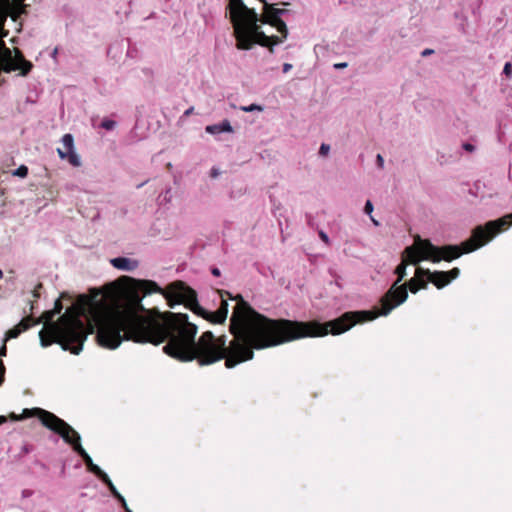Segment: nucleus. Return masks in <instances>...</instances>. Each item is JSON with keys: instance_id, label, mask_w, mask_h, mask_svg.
Listing matches in <instances>:
<instances>
[{"instance_id": "obj_1", "label": "nucleus", "mask_w": 512, "mask_h": 512, "mask_svg": "<svg viewBox=\"0 0 512 512\" xmlns=\"http://www.w3.org/2000/svg\"><path fill=\"white\" fill-rule=\"evenodd\" d=\"M219 308L207 311L197 293L181 280L162 289L155 281L130 277V341L159 345L181 361L200 366L222 359L232 369L263 350L307 337H323L316 320L271 319L257 312L242 295L217 290Z\"/></svg>"}, {"instance_id": "obj_2", "label": "nucleus", "mask_w": 512, "mask_h": 512, "mask_svg": "<svg viewBox=\"0 0 512 512\" xmlns=\"http://www.w3.org/2000/svg\"><path fill=\"white\" fill-rule=\"evenodd\" d=\"M95 328L98 343L104 348L115 349L128 340V275L102 289H92L89 295H80L57 322L39 332V337L44 347L58 343L78 355Z\"/></svg>"}, {"instance_id": "obj_3", "label": "nucleus", "mask_w": 512, "mask_h": 512, "mask_svg": "<svg viewBox=\"0 0 512 512\" xmlns=\"http://www.w3.org/2000/svg\"><path fill=\"white\" fill-rule=\"evenodd\" d=\"M285 9L265 3L263 13L258 15L242 0H231L230 21L234 29L236 48L250 50L255 44L267 47L273 52L275 45L281 44L288 36V28L281 16Z\"/></svg>"}, {"instance_id": "obj_4", "label": "nucleus", "mask_w": 512, "mask_h": 512, "mask_svg": "<svg viewBox=\"0 0 512 512\" xmlns=\"http://www.w3.org/2000/svg\"><path fill=\"white\" fill-rule=\"evenodd\" d=\"M421 260H424V258L415 238L414 243L403 251L401 263L395 269L397 279L380 298V308L370 311H349L334 320L320 323V326L326 331L324 336L329 333L339 335L348 331L357 323L372 321L379 316H387L393 309L403 304L408 298V293L406 284L400 283L406 276V268L409 264L416 265Z\"/></svg>"}, {"instance_id": "obj_5", "label": "nucleus", "mask_w": 512, "mask_h": 512, "mask_svg": "<svg viewBox=\"0 0 512 512\" xmlns=\"http://www.w3.org/2000/svg\"><path fill=\"white\" fill-rule=\"evenodd\" d=\"M9 417L14 421L37 417L44 427L58 434L66 443L73 447V450L83 459L89 472L96 475L100 480H105L107 478V474L98 465L93 463L92 458L82 447L79 433L54 413L35 407L31 409H24L21 415L11 413Z\"/></svg>"}, {"instance_id": "obj_6", "label": "nucleus", "mask_w": 512, "mask_h": 512, "mask_svg": "<svg viewBox=\"0 0 512 512\" xmlns=\"http://www.w3.org/2000/svg\"><path fill=\"white\" fill-rule=\"evenodd\" d=\"M420 252L424 260H430L438 263L441 260L451 262L462 256L463 254L471 253L489 242L492 237L489 230L484 226H477L473 229L469 239L462 242L460 245H444L442 247L434 246L428 239H421L420 236L416 237Z\"/></svg>"}, {"instance_id": "obj_7", "label": "nucleus", "mask_w": 512, "mask_h": 512, "mask_svg": "<svg viewBox=\"0 0 512 512\" xmlns=\"http://www.w3.org/2000/svg\"><path fill=\"white\" fill-rule=\"evenodd\" d=\"M460 274V270L457 267L449 271H434L431 272L429 269L417 268V275L426 276L427 281L435 285L438 289H442L447 286L452 280L456 279Z\"/></svg>"}, {"instance_id": "obj_8", "label": "nucleus", "mask_w": 512, "mask_h": 512, "mask_svg": "<svg viewBox=\"0 0 512 512\" xmlns=\"http://www.w3.org/2000/svg\"><path fill=\"white\" fill-rule=\"evenodd\" d=\"M63 148H58L57 153L63 160H67L72 166L81 165L79 156L74 151V139L71 134H65L61 139Z\"/></svg>"}, {"instance_id": "obj_9", "label": "nucleus", "mask_w": 512, "mask_h": 512, "mask_svg": "<svg viewBox=\"0 0 512 512\" xmlns=\"http://www.w3.org/2000/svg\"><path fill=\"white\" fill-rule=\"evenodd\" d=\"M510 226H512V213L486 223V228L492 238Z\"/></svg>"}, {"instance_id": "obj_10", "label": "nucleus", "mask_w": 512, "mask_h": 512, "mask_svg": "<svg viewBox=\"0 0 512 512\" xmlns=\"http://www.w3.org/2000/svg\"><path fill=\"white\" fill-rule=\"evenodd\" d=\"M424 276L418 277L417 272L415 273V277L411 278L406 284L407 291L409 290L411 293L415 294L421 289L427 288V281L423 280Z\"/></svg>"}, {"instance_id": "obj_11", "label": "nucleus", "mask_w": 512, "mask_h": 512, "mask_svg": "<svg viewBox=\"0 0 512 512\" xmlns=\"http://www.w3.org/2000/svg\"><path fill=\"white\" fill-rule=\"evenodd\" d=\"M12 59L15 64H19L21 75L25 76L31 71L33 67L32 63L26 60L20 51L17 50L15 57Z\"/></svg>"}, {"instance_id": "obj_12", "label": "nucleus", "mask_w": 512, "mask_h": 512, "mask_svg": "<svg viewBox=\"0 0 512 512\" xmlns=\"http://www.w3.org/2000/svg\"><path fill=\"white\" fill-rule=\"evenodd\" d=\"M232 126L228 120H224L220 124L209 125L206 127V132L210 134H219L222 132H232Z\"/></svg>"}, {"instance_id": "obj_13", "label": "nucleus", "mask_w": 512, "mask_h": 512, "mask_svg": "<svg viewBox=\"0 0 512 512\" xmlns=\"http://www.w3.org/2000/svg\"><path fill=\"white\" fill-rule=\"evenodd\" d=\"M101 481L104 482L108 486V488L112 492V494L121 502L125 511L128 512V504L126 503L125 498L118 493V491L116 490V488L113 485L110 478L107 476V478L105 480H101Z\"/></svg>"}, {"instance_id": "obj_14", "label": "nucleus", "mask_w": 512, "mask_h": 512, "mask_svg": "<svg viewBox=\"0 0 512 512\" xmlns=\"http://www.w3.org/2000/svg\"><path fill=\"white\" fill-rule=\"evenodd\" d=\"M39 322H40L39 320L34 319L32 316H28V317L23 318L18 323V325L24 332V331L28 330L30 327H32L33 325L38 324Z\"/></svg>"}, {"instance_id": "obj_15", "label": "nucleus", "mask_w": 512, "mask_h": 512, "mask_svg": "<svg viewBox=\"0 0 512 512\" xmlns=\"http://www.w3.org/2000/svg\"><path fill=\"white\" fill-rule=\"evenodd\" d=\"M62 308H63V306H62L61 301L59 299L56 300L54 309L44 313V317H45L46 321H52L53 316L55 314H59L61 312Z\"/></svg>"}, {"instance_id": "obj_16", "label": "nucleus", "mask_w": 512, "mask_h": 512, "mask_svg": "<svg viewBox=\"0 0 512 512\" xmlns=\"http://www.w3.org/2000/svg\"><path fill=\"white\" fill-rule=\"evenodd\" d=\"M110 262L117 269H122V270L128 269V258H126V257L114 258V259H111Z\"/></svg>"}, {"instance_id": "obj_17", "label": "nucleus", "mask_w": 512, "mask_h": 512, "mask_svg": "<svg viewBox=\"0 0 512 512\" xmlns=\"http://www.w3.org/2000/svg\"><path fill=\"white\" fill-rule=\"evenodd\" d=\"M22 329L19 327V325L17 324L16 326H14L13 328L9 329L6 334H5V341H8L10 339H14V338H17L21 333H22Z\"/></svg>"}, {"instance_id": "obj_18", "label": "nucleus", "mask_w": 512, "mask_h": 512, "mask_svg": "<svg viewBox=\"0 0 512 512\" xmlns=\"http://www.w3.org/2000/svg\"><path fill=\"white\" fill-rule=\"evenodd\" d=\"M12 175L18 176L20 178H25L28 175V167L25 165H21L12 172Z\"/></svg>"}, {"instance_id": "obj_19", "label": "nucleus", "mask_w": 512, "mask_h": 512, "mask_svg": "<svg viewBox=\"0 0 512 512\" xmlns=\"http://www.w3.org/2000/svg\"><path fill=\"white\" fill-rule=\"evenodd\" d=\"M116 125V122L110 119H104L101 123V127L106 130H112Z\"/></svg>"}, {"instance_id": "obj_20", "label": "nucleus", "mask_w": 512, "mask_h": 512, "mask_svg": "<svg viewBox=\"0 0 512 512\" xmlns=\"http://www.w3.org/2000/svg\"><path fill=\"white\" fill-rule=\"evenodd\" d=\"M43 288V284L39 282L33 289L32 294L35 299L40 298V291Z\"/></svg>"}, {"instance_id": "obj_21", "label": "nucleus", "mask_w": 512, "mask_h": 512, "mask_svg": "<svg viewBox=\"0 0 512 512\" xmlns=\"http://www.w3.org/2000/svg\"><path fill=\"white\" fill-rule=\"evenodd\" d=\"M245 112H251L254 110L262 111V107L256 104H251L250 106H245L241 108Z\"/></svg>"}, {"instance_id": "obj_22", "label": "nucleus", "mask_w": 512, "mask_h": 512, "mask_svg": "<svg viewBox=\"0 0 512 512\" xmlns=\"http://www.w3.org/2000/svg\"><path fill=\"white\" fill-rule=\"evenodd\" d=\"M6 368L2 359H0V384L4 382Z\"/></svg>"}, {"instance_id": "obj_23", "label": "nucleus", "mask_w": 512, "mask_h": 512, "mask_svg": "<svg viewBox=\"0 0 512 512\" xmlns=\"http://www.w3.org/2000/svg\"><path fill=\"white\" fill-rule=\"evenodd\" d=\"M330 151V146L328 144H322L319 149V154L321 156H327Z\"/></svg>"}, {"instance_id": "obj_24", "label": "nucleus", "mask_w": 512, "mask_h": 512, "mask_svg": "<svg viewBox=\"0 0 512 512\" xmlns=\"http://www.w3.org/2000/svg\"><path fill=\"white\" fill-rule=\"evenodd\" d=\"M503 73H504L507 77H510V76L512 75V64H511L510 62H507V63L504 65Z\"/></svg>"}, {"instance_id": "obj_25", "label": "nucleus", "mask_w": 512, "mask_h": 512, "mask_svg": "<svg viewBox=\"0 0 512 512\" xmlns=\"http://www.w3.org/2000/svg\"><path fill=\"white\" fill-rule=\"evenodd\" d=\"M373 211V204L370 200H367L364 206V212L368 215H371Z\"/></svg>"}, {"instance_id": "obj_26", "label": "nucleus", "mask_w": 512, "mask_h": 512, "mask_svg": "<svg viewBox=\"0 0 512 512\" xmlns=\"http://www.w3.org/2000/svg\"><path fill=\"white\" fill-rule=\"evenodd\" d=\"M318 234H319L320 239H321L325 244H327V245H329V244H330V239H329L328 235H327L324 231L320 230Z\"/></svg>"}, {"instance_id": "obj_27", "label": "nucleus", "mask_w": 512, "mask_h": 512, "mask_svg": "<svg viewBox=\"0 0 512 512\" xmlns=\"http://www.w3.org/2000/svg\"><path fill=\"white\" fill-rule=\"evenodd\" d=\"M6 342L7 341L4 340L2 346L0 347V359H2V357H5L7 355Z\"/></svg>"}, {"instance_id": "obj_28", "label": "nucleus", "mask_w": 512, "mask_h": 512, "mask_svg": "<svg viewBox=\"0 0 512 512\" xmlns=\"http://www.w3.org/2000/svg\"><path fill=\"white\" fill-rule=\"evenodd\" d=\"M376 162L380 169H382L384 167V159L380 154L377 155Z\"/></svg>"}, {"instance_id": "obj_29", "label": "nucleus", "mask_w": 512, "mask_h": 512, "mask_svg": "<svg viewBox=\"0 0 512 512\" xmlns=\"http://www.w3.org/2000/svg\"><path fill=\"white\" fill-rule=\"evenodd\" d=\"M463 148L468 152H473L475 147L470 143H464Z\"/></svg>"}, {"instance_id": "obj_30", "label": "nucleus", "mask_w": 512, "mask_h": 512, "mask_svg": "<svg viewBox=\"0 0 512 512\" xmlns=\"http://www.w3.org/2000/svg\"><path fill=\"white\" fill-rule=\"evenodd\" d=\"M218 175H219L218 170H217L216 168H212V169H211V172H210V176H211L212 178H216Z\"/></svg>"}, {"instance_id": "obj_31", "label": "nucleus", "mask_w": 512, "mask_h": 512, "mask_svg": "<svg viewBox=\"0 0 512 512\" xmlns=\"http://www.w3.org/2000/svg\"><path fill=\"white\" fill-rule=\"evenodd\" d=\"M347 67V63H336L334 64V68L335 69H342V68H345Z\"/></svg>"}, {"instance_id": "obj_32", "label": "nucleus", "mask_w": 512, "mask_h": 512, "mask_svg": "<svg viewBox=\"0 0 512 512\" xmlns=\"http://www.w3.org/2000/svg\"><path fill=\"white\" fill-rule=\"evenodd\" d=\"M291 68H292V65H291V64H289V63H285V64L283 65V72H284V73H287Z\"/></svg>"}, {"instance_id": "obj_33", "label": "nucleus", "mask_w": 512, "mask_h": 512, "mask_svg": "<svg viewBox=\"0 0 512 512\" xmlns=\"http://www.w3.org/2000/svg\"><path fill=\"white\" fill-rule=\"evenodd\" d=\"M434 51L432 49H425L421 54L422 56H428L432 54Z\"/></svg>"}, {"instance_id": "obj_34", "label": "nucleus", "mask_w": 512, "mask_h": 512, "mask_svg": "<svg viewBox=\"0 0 512 512\" xmlns=\"http://www.w3.org/2000/svg\"><path fill=\"white\" fill-rule=\"evenodd\" d=\"M137 265H138L137 261L130 260V265H129L130 271L133 270L135 267H137Z\"/></svg>"}, {"instance_id": "obj_35", "label": "nucleus", "mask_w": 512, "mask_h": 512, "mask_svg": "<svg viewBox=\"0 0 512 512\" xmlns=\"http://www.w3.org/2000/svg\"><path fill=\"white\" fill-rule=\"evenodd\" d=\"M194 111V108L193 107H190L189 109H187L185 112H184V116H190Z\"/></svg>"}, {"instance_id": "obj_36", "label": "nucleus", "mask_w": 512, "mask_h": 512, "mask_svg": "<svg viewBox=\"0 0 512 512\" xmlns=\"http://www.w3.org/2000/svg\"><path fill=\"white\" fill-rule=\"evenodd\" d=\"M211 272L214 276H220V270L218 268H212Z\"/></svg>"}, {"instance_id": "obj_37", "label": "nucleus", "mask_w": 512, "mask_h": 512, "mask_svg": "<svg viewBox=\"0 0 512 512\" xmlns=\"http://www.w3.org/2000/svg\"><path fill=\"white\" fill-rule=\"evenodd\" d=\"M7 422V418L5 416H0V425Z\"/></svg>"}, {"instance_id": "obj_38", "label": "nucleus", "mask_w": 512, "mask_h": 512, "mask_svg": "<svg viewBox=\"0 0 512 512\" xmlns=\"http://www.w3.org/2000/svg\"><path fill=\"white\" fill-rule=\"evenodd\" d=\"M371 220L373 221V223H374L375 225H378V222H377L373 217H371Z\"/></svg>"}, {"instance_id": "obj_39", "label": "nucleus", "mask_w": 512, "mask_h": 512, "mask_svg": "<svg viewBox=\"0 0 512 512\" xmlns=\"http://www.w3.org/2000/svg\"><path fill=\"white\" fill-rule=\"evenodd\" d=\"M24 0H15L18 4H21Z\"/></svg>"}, {"instance_id": "obj_40", "label": "nucleus", "mask_w": 512, "mask_h": 512, "mask_svg": "<svg viewBox=\"0 0 512 512\" xmlns=\"http://www.w3.org/2000/svg\"><path fill=\"white\" fill-rule=\"evenodd\" d=\"M259 1L262 2L264 5H265V3H267L266 0H259Z\"/></svg>"}, {"instance_id": "obj_41", "label": "nucleus", "mask_w": 512, "mask_h": 512, "mask_svg": "<svg viewBox=\"0 0 512 512\" xmlns=\"http://www.w3.org/2000/svg\"><path fill=\"white\" fill-rule=\"evenodd\" d=\"M230 5H231V0H229V5H228V8L230 9Z\"/></svg>"}]
</instances>
